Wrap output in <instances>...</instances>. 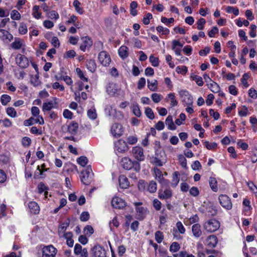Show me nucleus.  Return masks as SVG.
Instances as JSON below:
<instances>
[{
    "label": "nucleus",
    "instance_id": "f257e3e1",
    "mask_svg": "<svg viewBox=\"0 0 257 257\" xmlns=\"http://www.w3.org/2000/svg\"><path fill=\"white\" fill-rule=\"evenodd\" d=\"M121 164L122 167L127 170L133 168L136 172H139L141 169L140 164L139 162L132 161L129 158L124 157L121 160Z\"/></svg>",
    "mask_w": 257,
    "mask_h": 257
},
{
    "label": "nucleus",
    "instance_id": "f03ea898",
    "mask_svg": "<svg viewBox=\"0 0 257 257\" xmlns=\"http://www.w3.org/2000/svg\"><path fill=\"white\" fill-rule=\"evenodd\" d=\"M220 226L219 221L215 219H211L206 221L203 224L205 230L209 232H213L216 231Z\"/></svg>",
    "mask_w": 257,
    "mask_h": 257
},
{
    "label": "nucleus",
    "instance_id": "7ed1b4c3",
    "mask_svg": "<svg viewBox=\"0 0 257 257\" xmlns=\"http://www.w3.org/2000/svg\"><path fill=\"white\" fill-rule=\"evenodd\" d=\"M218 200L222 207L227 210H230L232 208V204L230 198L225 194H221L218 196Z\"/></svg>",
    "mask_w": 257,
    "mask_h": 257
},
{
    "label": "nucleus",
    "instance_id": "20e7f679",
    "mask_svg": "<svg viewBox=\"0 0 257 257\" xmlns=\"http://www.w3.org/2000/svg\"><path fill=\"white\" fill-rule=\"evenodd\" d=\"M57 249L52 245L44 246L42 248V257H56Z\"/></svg>",
    "mask_w": 257,
    "mask_h": 257
},
{
    "label": "nucleus",
    "instance_id": "39448f33",
    "mask_svg": "<svg viewBox=\"0 0 257 257\" xmlns=\"http://www.w3.org/2000/svg\"><path fill=\"white\" fill-rule=\"evenodd\" d=\"M182 101L184 105L191 106L193 102L192 96L186 90H181L179 92Z\"/></svg>",
    "mask_w": 257,
    "mask_h": 257
},
{
    "label": "nucleus",
    "instance_id": "423d86ee",
    "mask_svg": "<svg viewBox=\"0 0 257 257\" xmlns=\"http://www.w3.org/2000/svg\"><path fill=\"white\" fill-rule=\"evenodd\" d=\"M16 64L21 68H26L29 66V59L24 55L18 54L16 58Z\"/></svg>",
    "mask_w": 257,
    "mask_h": 257
},
{
    "label": "nucleus",
    "instance_id": "0eeeda50",
    "mask_svg": "<svg viewBox=\"0 0 257 257\" xmlns=\"http://www.w3.org/2000/svg\"><path fill=\"white\" fill-rule=\"evenodd\" d=\"M132 153L138 162L143 161L145 160V157L144 154V150L142 147L139 146L133 147L132 150Z\"/></svg>",
    "mask_w": 257,
    "mask_h": 257
},
{
    "label": "nucleus",
    "instance_id": "6e6552de",
    "mask_svg": "<svg viewBox=\"0 0 257 257\" xmlns=\"http://www.w3.org/2000/svg\"><path fill=\"white\" fill-rule=\"evenodd\" d=\"M98 59L99 63L105 67L108 66L111 62L110 56L105 51L100 52Z\"/></svg>",
    "mask_w": 257,
    "mask_h": 257
},
{
    "label": "nucleus",
    "instance_id": "1a4fd4ad",
    "mask_svg": "<svg viewBox=\"0 0 257 257\" xmlns=\"http://www.w3.org/2000/svg\"><path fill=\"white\" fill-rule=\"evenodd\" d=\"M123 127L122 125L118 123H114L111 127V133L115 137H119L123 133Z\"/></svg>",
    "mask_w": 257,
    "mask_h": 257
},
{
    "label": "nucleus",
    "instance_id": "9d476101",
    "mask_svg": "<svg viewBox=\"0 0 257 257\" xmlns=\"http://www.w3.org/2000/svg\"><path fill=\"white\" fill-rule=\"evenodd\" d=\"M35 123H39L41 125L43 124L44 123V120L43 117L42 116H38V117H36V118L31 117L24 121V125L25 126L32 125Z\"/></svg>",
    "mask_w": 257,
    "mask_h": 257
},
{
    "label": "nucleus",
    "instance_id": "9b49d317",
    "mask_svg": "<svg viewBox=\"0 0 257 257\" xmlns=\"http://www.w3.org/2000/svg\"><path fill=\"white\" fill-rule=\"evenodd\" d=\"M74 252L76 255H80L81 257H88V251L86 248H82V246L76 243L75 245Z\"/></svg>",
    "mask_w": 257,
    "mask_h": 257
},
{
    "label": "nucleus",
    "instance_id": "f8f14e48",
    "mask_svg": "<svg viewBox=\"0 0 257 257\" xmlns=\"http://www.w3.org/2000/svg\"><path fill=\"white\" fill-rule=\"evenodd\" d=\"M154 171L156 179L158 182H159L162 185L168 184L169 181L167 180L164 179L163 177V175L159 169L157 168H154Z\"/></svg>",
    "mask_w": 257,
    "mask_h": 257
},
{
    "label": "nucleus",
    "instance_id": "ddd939ff",
    "mask_svg": "<svg viewBox=\"0 0 257 257\" xmlns=\"http://www.w3.org/2000/svg\"><path fill=\"white\" fill-rule=\"evenodd\" d=\"M25 46V42L24 40L19 38H15L14 41L11 44V47L14 50H19Z\"/></svg>",
    "mask_w": 257,
    "mask_h": 257
},
{
    "label": "nucleus",
    "instance_id": "4468645a",
    "mask_svg": "<svg viewBox=\"0 0 257 257\" xmlns=\"http://www.w3.org/2000/svg\"><path fill=\"white\" fill-rule=\"evenodd\" d=\"M111 204L114 208L118 209L122 208L125 206L124 201L118 197H115L112 198Z\"/></svg>",
    "mask_w": 257,
    "mask_h": 257
},
{
    "label": "nucleus",
    "instance_id": "2eb2a0df",
    "mask_svg": "<svg viewBox=\"0 0 257 257\" xmlns=\"http://www.w3.org/2000/svg\"><path fill=\"white\" fill-rule=\"evenodd\" d=\"M82 43L80 46L81 50L84 52L86 48H90L92 45V41L88 37H83L81 38Z\"/></svg>",
    "mask_w": 257,
    "mask_h": 257
},
{
    "label": "nucleus",
    "instance_id": "dca6fc26",
    "mask_svg": "<svg viewBox=\"0 0 257 257\" xmlns=\"http://www.w3.org/2000/svg\"><path fill=\"white\" fill-rule=\"evenodd\" d=\"M57 103L55 99L48 102H44L43 104L42 110L43 111H50L52 108L57 107Z\"/></svg>",
    "mask_w": 257,
    "mask_h": 257
},
{
    "label": "nucleus",
    "instance_id": "f3484780",
    "mask_svg": "<svg viewBox=\"0 0 257 257\" xmlns=\"http://www.w3.org/2000/svg\"><path fill=\"white\" fill-rule=\"evenodd\" d=\"M0 38L5 42H9L13 39V36L8 31L0 29Z\"/></svg>",
    "mask_w": 257,
    "mask_h": 257
},
{
    "label": "nucleus",
    "instance_id": "a211bd4d",
    "mask_svg": "<svg viewBox=\"0 0 257 257\" xmlns=\"http://www.w3.org/2000/svg\"><path fill=\"white\" fill-rule=\"evenodd\" d=\"M93 251L95 257H106V251L100 246H95L93 248Z\"/></svg>",
    "mask_w": 257,
    "mask_h": 257
},
{
    "label": "nucleus",
    "instance_id": "6ab92c4d",
    "mask_svg": "<svg viewBox=\"0 0 257 257\" xmlns=\"http://www.w3.org/2000/svg\"><path fill=\"white\" fill-rule=\"evenodd\" d=\"M69 225V220H68L64 222L61 223V224L59 226L58 232L60 237H62L63 236L65 235L66 233L65 231L67 227Z\"/></svg>",
    "mask_w": 257,
    "mask_h": 257
},
{
    "label": "nucleus",
    "instance_id": "aec40b11",
    "mask_svg": "<svg viewBox=\"0 0 257 257\" xmlns=\"http://www.w3.org/2000/svg\"><path fill=\"white\" fill-rule=\"evenodd\" d=\"M217 243V238L214 235L209 236L206 240L205 244L210 248L214 247Z\"/></svg>",
    "mask_w": 257,
    "mask_h": 257
},
{
    "label": "nucleus",
    "instance_id": "412c9836",
    "mask_svg": "<svg viewBox=\"0 0 257 257\" xmlns=\"http://www.w3.org/2000/svg\"><path fill=\"white\" fill-rule=\"evenodd\" d=\"M172 196V191L170 189H166L164 191H159L158 197L161 199H168Z\"/></svg>",
    "mask_w": 257,
    "mask_h": 257
},
{
    "label": "nucleus",
    "instance_id": "4be33fe9",
    "mask_svg": "<svg viewBox=\"0 0 257 257\" xmlns=\"http://www.w3.org/2000/svg\"><path fill=\"white\" fill-rule=\"evenodd\" d=\"M206 204L208 207H206V211L210 213L212 216L215 215L217 213V210L215 209V207L213 205V203L209 201H205L203 203V206H205Z\"/></svg>",
    "mask_w": 257,
    "mask_h": 257
},
{
    "label": "nucleus",
    "instance_id": "5701e85b",
    "mask_svg": "<svg viewBox=\"0 0 257 257\" xmlns=\"http://www.w3.org/2000/svg\"><path fill=\"white\" fill-rule=\"evenodd\" d=\"M119 184L122 189H126L130 186V183L127 178L124 175H120L119 177Z\"/></svg>",
    "mask_w": 257,
    "mask_h": 257
},
{
    "label": "nucleus",
    "instance_id": "b1692460",
    "mask_svg": "<svg viewBox=\"0 0 257 257\" xmlns=\"http://www.w3.org/2000/svg\"><path fill=\"white\" fill-rule=\"evenodd\" d=\"M192 231L195 237H199L202 235L200 225L198 223L193 224L192 226Z\"/></svg>",
    "mask_w": 257,
    "mask_h": 257
},
{
    "label": "nucleus",
    "instance_id": "393cba45",
    "mask_svg": "<svg viewBox=\"0 0 257 257\" xmlns=\"http://www.w3.org/2000/svg\"><path fill=\"white\" fill-rule=\"evenodd\" d=\"M115 148L118 152L123 153L127 150V147L124 142H118L115 144Z\"/></svg>",
    "mask_w": 257,
    "mask_h": 257
},
{
    "label": "nucleus",
    "instance_id": "a878e982",
    "mask_svg": "<svg viewBox=\"0 0 257 257\" xmlns=\"http://www.w3.org/2000/svg\"><path fill=\"white\" fill-rule=\"evenodd\" d=\"M118 52L119 56L122 59H125L128 56V49L126 46H121Z\"/></svg>",
    "mask_w": 257,
    "mask_h": 257
},
{
    "label": "nucleus",
    "instance_id": "bb28decb",
    "mask_svg": "<svg viewBox=\"0 0 257 257\" xmlns=\"http://www.w3.org/2000/svg\"><path fill=\"white\" fill-rule=\"evenodd\" d=\"M78 128V123L76 122L72 121L68 126V131L72 135H75L77 133Z\"/></svg>",
    "mask_w": 257,
    "mask_h": 257
},
{
    "label": "nucleus",
    "instance_id": "cd10ccee",
    "mask_svg": "<svg viewBox=\"0 0 257 257\" xmlns=\"http://www.w3.org/2000/svg\"><path fill=\"white\" fill-rule=\"evenodd\" d=\"M29 208L30 211L34 214H38L40 211V208L38 204L35 201H31L29 203Z\"/></svg>",
    "mask_w": 257,
    "mask_h": 257
},
{
    "label": "nucleus",
    "instance_id": "c85d7f7f",
    "mask_svg": "<svg viewBox=\"0 0 257 257\" xmlns=\"http://www.w3.org/2000/svg\"><path fill=\"white\" fill-rule=\"evenodd\" d=\"M81 174H82L81 177V182L85 185H89L92 180L91 175L88 174L87 173H84V172H82Z\"/></svg>",
    "mask_w": 257,
    "mask_h": 257
},
{
    "label": "nucleus",
    "instance_id": "c756f323",
    "mask_svg": "<svg viewBox=\"0 0 257 257\" xmlns=\"http://www.w3.org/2000/svg\"><path fill=\"white\" fill-rule=\"evenodd\" d=\"M148 87L152 91H156L157 90L158 81L156 79L150 80L148 79Z\"/></svg>",
    "mask_w": 257,
    "mask_h": 257
},
{
    "label": "nucleus",
    "instance_id": "7c9ffc66",
    "mask_svg": "<svg viewBox=\"0 0 257 257\" xmlns=\"http://www.w3.org/2000/svg\"><path fill=\"white\" fill-rule=\"evenodd\" d=\"M72 236L73 234L71 232H67L65 235L62 236L66 239V243L69 247H72L74 244V241L72 238Z\"/></svg>",
    "mask_w": 257,
    "mask_h": 257
},
{
    "label": "nucleus",
    "instance_id": "2f4dec72",
    "mask_svg": "<svg viewBox=\"0 0 257 257\" xmlns=\"http://www.w3.org/2000/svg\"><path fill=\"white\" fill-rule=\"evenodd\" d=\"M165 122L169 130H175L176 128V127L173 122V118L172 116H168L166 119Z\"/></svg>",
    "mask_w": 257,
    "mask_h": 257
},
{
    "label": "nucleus",
    "instance_id": "473e14b6",
    "mask_svg": "<svg viewBox=\"0 0 257 257\" xmlns=\"http://www.w3.org/2000/svg\"><path fill=\"white\" fill-rule=\"evenodd\" d=\"M106 91L107 93L110 95H113L117 93V89L116 85L113 83L109 84L107 87Z\"/></svg>",
    "mask_w": 257,
    "mask_h": 257
},
{
    "label": "nucleus",
    "instance_id": "72a5a7b5",
    "mask_svg": "<svg viewBox=\"0 0 257 257\" xmlns=\"http://www.w3.org/2000/svg\"><path fill=\"white\" fill-rule=\"evenodd\" d=\"M87 116L92 120H94L97 118V114L94 106L92 107L87 110Z\"/></svg>",
    "mask_w": 257,
    "mask_h": 257
},
{
    "label": "nucleus",
    "instance_id": "f704fd0d",
    "mask_svg": "<svg viewBox=\"0 0 257 257\" xmlns=\"http://www.w3.org/2000/svg\"><path fill=\"white\" fill-rule=\"evenodd\" d=\"M180 173L176 171L173 174L172 180L171 183V186L173 187H176L177 185L178 184L180 179H179Z\"/></svg>",
    "mask_w": 257,
    "mask_h": 257
},
{
    "label": "nucleus",
    "instance_id": "c9c22d12",
    "mask_svg": "<svg viewBox=\"0 0 257 257\" xmlns=\"http://www.w3.org/2000/svg\"><path fill=\"white\" fill-rule=\"evenodd\" d=\"M87 69L91 72H94L96 69V64L95 60L90 59L87 62L86 64Z\"/></svg>",
    "mask_w": 257,
    "mask_h": 257
},
{
    "label": "nucleus",
    "instance_id": "e433bc0d",
    "mask_svg": "<svg viewBox=\"0 0 257 257\" xmlns=\"http://www.w3.org/2000/svg\"><path fill=\"white\" fill-rule=\"evenodd\" d=\"M209 185L212 191L217 192L218 190L217 182L216 179L214 177H210L209 178Z\"/></svg>",
    "mask_w": 257,
    "mask_h": 257
},
{
    "label": "nucleus",
    "instance_id": "4c0bfd02",
    "mask_svg": "<svg viewBox=\"0 0 257 257\" xmlns=\"http://www.w3.org/2000/svg\"><path fill=\"white\" fill-rule=\"evenodd\" d=\"M208 88L213 93H217L219 91L220 87L219 85L214 81H212L210 84H208Z\"/></svg>",
    "mask_w": 257,
    "mask_h": 257
},
{
    "label": "nucleus",
    "instance_id": "58836bf2",
    "mask_svg": "<svg viewBox=\"0 0 257 257\" xmlns=\"http://www.w3.org/2000/svg\"><path fill=\"white\" fill-rule=\"evenodd\" d=\"M30 82L31 84L35 87L38 86L41 84V81L39 79V75L38 74L34 76H32L31 77Z\"/></svg>",
    "mask_w": 257,
    "mask_h": 257
},
{
    "label": "nucleus",
    "instance_id": "ea45409f",
    "mask_svg": "<svg viewBox=\"0 0 257 257\" xmlns=\"http://www.w3.org/2000/svg\"><path fill=\"white\" fill-rule=\"evenodd\" d=\"M39 9L40 7L39 6L37 5H35L33 8L32 15L35 18L37 19H40L41 16V13L39 12Z\"/></svg>",
    "mask_w": 257,
    "mask_h": 257
},
{
    "label": "nucleus",
    "instance_id": "a19ab883",
    "mask_svg": "<svg viewBox=\"0 0 257 257\" xmlns=\"http://www.w3.org/2000/svg\"><path fill=\"white\" fill-rule=\"evenodd\" d=\"M73 5L75 8V11L79 14L81 15L84 13V10L83 8L80 7V3L78 0H74Z\"/></svg>",
    "mask_w": 257,
    "mask_h": 257
},
{
    "label": "nucleus",
    "instance_id": "79ce46f5",
    "mask_svg": "<svg viewBox=\"0 0 257 257\" xmlns=\"http://www.w3.org/2000/svg\"><path fill=\"white\" fill-rule=\"evenodd\" d=\"M147 190L151 193H154L157 190V184L155 182L151 181L147 187Z\"/></svg>",
    "mask_w": 257,
    "mask_h": 257
},
{
    "label": "nucleus",
    "instance_id": "37998d69",
    "mask_svg": "<svg viewBox=\"0 0 257 257\" xmlns=\"http://www.w3.org/2000/svg\"><path fill=\"white\" fill-rule=\"evenodd\" d=\"M151 98L154 102L157 103H159L163 98V96L162 95L154 93L152 94L151 95Z\"/></svg>",
    "mask_w": 257,
    "mask_h": 257
},
{
    "label": "nucleus",
    "instance_id": "c03bdc74",
    "mask_svg": "<svg viewBox=\"0 0 257 257\" xmlns=\"http://www.w3.org/2000/svg\"><path fill=\"white\" fill-rule=\"evenodd\" d=\"M137 212L138 215L141 218H143L147 212V210L143 207H137L136 208Z\"/></svg>",
    "mask_w": 257,
    "mask_h": 257
},
{
    "label": "nucleus",
    "instance_id": "a18cd8bd",
    "mask_svg": "<svg viewBox=\"0 0 257 257\" xmlns=\"http://www.w3.org/2000/svg\"><path fill=\"white\" fill-rule=\"evenodd\" d=\"M156 155L157 156L152 158V163L157 166H162L163 165V162L159 157H158L157 154H156Z\"/></svg>",
    "mask_w": 257,
    "mask_h": 257
},
{
    "label": "nucleus",
    "instance_id": "49530a36",
    "mask_svg": "<svg viewBox=\"0 0 257 257\" xmlns=\"http://www.w3.org/2000/svg\"><path fill=\"white\" fill-rule=\"evenodd\" d=\"M145 113L150 119H153L155 118L154 113L152 109L149 107H147L145 108Z\"/></svg>",
    "mask_w": 257,
    "mask_h": 257
},
{
    "label": "nucleus",
    "instance_id": "de8ad7c7",
    "mask_svg": "<svg viewBox=\"0 0 257 257\" xmlns=\"http://www.w3.org/2000/svg\"><path fill=\"white\" fill-rule=\"evenodd\" d=\"M11 18L14 20H19L21 19V16L18 11L14 10L11 13Z\"/></svg>",
    "mask_w": 257,
    "mask_h": 257
},
{
    "label": "nucleus",
    "instance_id": "09e8293b",
    "mask_svg": "<svg viewBox=\"0 0 257 257\" xmlns=\"http://www.w3.org/2000/svg\"><path fill=\"white\" fill-rule=\"evenodd\" d=\"M174 257H195L192 254L188 253L186 251H181L178 253L174 254Z\"/></svg>",
    "mask_w": 257,
    "mask_h": 257
},
{
    "label": "nucleus",
    "instance_id": "8fccbe9b",
    "mask_svg": "<svg viewBox=\"0 0 257 257\" xmlns=\"http://www.w3.org/2000/svg\"><path fill=\"white\" fill-rule=\"evenodd\" d=\"M226 12L227 13H233L236 16L239 15V10L237 8H235L231 6L227 7Z\"/></svg>",
    "mask_w": 257,
    "mask_h": 257
},
{
    "label": "nucleus",
    "instance_id": "3c124183",
    "mask_svg": "<svg viewBox=\"0 0 257 257\" xmlns=\"http://www.w3.org/2000/svg\"><path fill=\"white\" fill-rule=\"evenodd\" d=\"M11 97L7 94H3L1 96V101L3 105H6L10 101Z\"/></svg>",
    "mask_w": 257,
    "mask_h": 257
},
{
    "label": "nucleus",
    "instance_id": "603ef678",
    "mask_svg": "<svg viewBox=\"0 0 257 257\" xmlns=\"http://www.w3.org/2000/svg\"><path fill=\"white\" fill-rule=\"evenodd\" d=\"M77 162L80 166L84 167L88 163V159L86 157L81 156L77 159Z\"/></svg>",
    "mask_w": 257,
    "mask_h": 257
},
{
    "label": "nucleus",
    "instance_id": "864d4df0",
    "mask_svg": "<svg viewBox=\"0 0 257 257\" xmlns=\"http://www.w3.org/2000/svg\"><path fill=\"white\" fill-rule=\"evenodd\" d=\"M180 248V244L177 242H174L170 246V251L172 252H175L178 251Z\"/></svg>",
    "mask_w": 257,
    "mask_h": 257
},
{
    "label": "nucleus",
    "instance_id": "5fc2aeb1",
    "mask_svg": "<svg viewBox=\"0 0 257 257\" xmlns=\"http://www.w3.org/2000/svg\"><path fill=\"white\" fill-rule=\"evenodd\" d=\"M7 114L11 117H15L17 116V112L14 108L10 107L6 109Z\"/></svg>",
    "mask_w": 257,
    "mask_h": 257
},
{
    "label": "nucleus",
    "instance_id": "6e6d98bb",
    "mask_svg": "<svg viewBox=\"0 0 257 257\" xmlns=\"http://www.w3.org/2000/svg\"><path fill=\"white\" fill-rule=\"evenodd\" d=\"M19 31L21 35L26 34L28 32L27 27L24 23H21L19 28Z\"/></svg>",
    "mask_w": 257,
    "mask_h": 257
},
{
    "label": "nucleus",
    "instance_id": "4d7b16f0",
    "mask_svg": "<svg viewBox=\"0 0 257 257\" xmlns=\"http://www.w3.org/2000/svg\"><path fill=\"white\" fill-rule=\"evenodd\" d=\"M168 97L171 100V105L172 106H175L178 104V101L175 99L174 93H170L168 94Z\"/></svg>",
    "mask_w": 257,
    "mask_h": 257
},
{
    "label": "nucleus",
    "instance_id": "13d9d810",
    "mask_svg": "<svg viewBox=\"0 0 257 257\" xmlns=\"http://www.w3.org/2000/svg\"><path fill=\"white\" fill-rule=\"evenodd\" d=\"M93 228L91 225H87L84 228V233L86 235L90 236L93 233Z\"/></svg>",
    "mask_w": 257,
    "mask_h": 257
},
{
    "label": "nucleus",
    "instance_id": "bf43d9fd",
    "mask_svg": "<svg viewBox=\"0 0 257 257\" xmlns=\"http://www.w3.org/2000/svg\"><path fill=\"white\" fill-rule=\"evenodd\" d=\"M178 160L181 166L184 168H186L187 160L186 159V158L182 155H179L178 156Z\"/></svg>",
    "mask_w": 257,
    "mask_h": 257
},
{
    "label": "nucleus",
    "instance_id": "052dcab7",
    "mask_svg": "<svg viewBox=\"0 0 257 257\" xmlns=\"http://www.w3.org/2000/svg\"><path fill=\"white\" fill-rule=\"evenodd\" d=\"M248 78H249L248 74L247 73H244L241 79V83L245 88H247L249 86V84H248V82L247 81V80Z\"/></svg>",
    "mask_w": 257,
    "mask_h": 257
},
{
    "label": "nucleus",
    "instance_id": "680f3d73",
    "mask_svg": "<svg viewBox=\"0 0 257 257\" xmlns=\"http://www.w3.org/2000/svg\"><path fill=\"white\" fill-rule=\"evenodd\" d=\"M164 239L163 233L160 231H157L155 233V239L159 243H161Z\"/></svg>",
    "mask_w": 257,
    "mask_h": 257
},
{
    "label": "nucleus",
    "instance_id": "e2e57ef3",
    "mask_svg": "<svg viewBox=\"0 0 257 257\" xmlns=\"http://www.w3.org/2000/svg\"><path fill=\"white\" fill-rule=\"evenodd\" d=\"M150 62L152 65L154 67H157L159 65V59L154 57L153 55H151L149 58Z\"/></svg>",
    "mask_w": 257,
    "mask_h": 257
},
{
    "label": "nucleus",
    "instance_id": "0e129e2a",
    "mask_svg": "<svg viewBox=\"0 0 257 257\" xmlns=\"http://www.w3.org/2000/svg\"><path fill=\"white\" fill-rule=\"evenodd\" d=\"M22 143L23 146L25 147H28L31 145V140L29 137H24L22 140Z\"/></svg>",
    "mask_w": 257,
    "mask_h": 257
},
{
    "label": "nucleus",
    "instance_id": "69168bd1",
    "mask_svg": "<svg viewBox=\"0 0 257 257\" xmlns=\"http://www.w3.org/2000/svg\"><path fill=\"white\" fill-rule=\"evenodd\" d=\"M176 227H177L178 230L181 234L185 233L186 230H185L184 226H183V224L182 223V222L181 221H178L176 223Z\"/></svg>",
    "mask_w": 257,
    "mask_h": 257
},
{
    "label": "nucleus",
    "instance_id": "338daca9",
    "mask_svg": "<svg viewBox=\"0 0 257 257\" xmlns=\"http://www.w3.org/2000/svg\"><path fill=\"white\" fill-rule=\"evenodd\" d=\"M206 23V21L203 18H200L197 21V29L199 30H203L204 29V25Z\"/></svg>",
    "mask_w": 257,
    "mask_h": 257
},
{
    "label": "nucleus",
    "instance_id": "774afa93",
    "mask_svg": "<svg viewBox=\"0 0 257 257\" xmlns=\"http://www.w3.org/2000/svg\"><path fill=\"white\" fill-rule=\"evenodd\" d=\"M153 206L156 210L159 211L161 209L162 207V203L158 199H155L153 200Z\"/></svg>",
    "mask_w": 257,
    "mask_h": 257
}]
</instances>
